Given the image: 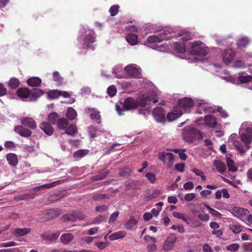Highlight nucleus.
Listing matches in <instances>:
<instances>
[{
    "label": "nucleus",
    "mask_w": 252,
    "mask_h": 252,
    "mask_svg": "<svg viewBox=\"0 0 252 252\" xmlns=\"http://www.w3.org/2000/svg\"><path fill=\"white\" fill-rule=\"evenodd\" d=\"M174 48L179 53H184L186 52V47L184 43L176 42L174 44Z\"/></svg>",
    "instance_id": "36"
},
{
    "label": "nucleus",
    "mask_w": 252,
    "mask_h": 252,
    "mask_svg": "<svg viewBox=\"0 0 252 252\" xmlns=\"http://www.w3.org/2000/svg\"><path fill=\"white\" fill-rule=\"evenodd\" d=\"M48 96L50 99L57 98L61 96V93L58 90H51L48 93Z\"/></svg>",
    "instance_id": "43"
},
{
    "label": "nucleus",
    "mask_w": 252,
    "mask_h": 252,
    "mask_svg": "<svg viewBox=\"0 0 252 252\" xmlns=\"http://www.w3.org/2000/svg\"><path fill=\"white\" fill-rule=\"evenodd\" d=\"M53 77L55 81L60 83L63 81V78L60 76V74L58 71H55L53 73Z\"/></svg>",
    "instance_id": "62"
},
{
    "label": "nucleus",
    "mask_w": 252,
    "mask_h": 252,
    "mask_svg": "<svg viewBox=\"0 0 252 252\" xmlns=\"http://www.w3.org/2000/svg\"><path fill=\"white\" fill-rule=\"evenodd\" d=\"M249 43V40L247 37H243L238 40L237 44L239 47H246Z\"/></svg>",
    "instance_id": "39"
},
{
    "label": "nucleus",
    "mask_w": 252,
    "mask_h": 252,
    "mask_svg": "<svg viewBox=\"0 0 252 252\" xmlns=\"http://www.w3.org/2000/svg\"><path fill=\"white\" fill-rule=\"evenodd\" d=\"M94 32L93 31H89L84 38V41L82 45V48L84 49H88L92 47V44L95 41L94 36Z\"/></svg>",
    "instance_id": "6"
},
{
    "label": "nucleus",
    "mask_w": 252,
    "mask_h": 252,
    "mask_svg": "<svg viewBox=\"0 0 252 252\" xmlns=\"http://www.w3.org/2000/svg\"><path fill=\"white\" fill-rule=\"evenodd\" d=\"M120 6L118 5H113L109 9V12L111 16L116 15L118 13V9Z\"/></svg>",
    "instance_id": "52"
},
{
    "label": "nucleus",
    "mask_w": 252,
    "mask_h": 252,
    "mask_svg": "<svg viewBox=\"0 0 252 252\" xmlns=\"http://www.w3.org/2000/svg\"><path fill=\"white\" fill-rule=\"evenodd\" d=\"M14 131L22 137H29L31 136L32 132L22 126H17L14 128Z\"/></svg>",
    "instance_id": "11"
},
{
    "label": "nucleus",
    "mask_w": 252,
    "mask_h": 252,
    "mask_svg": "<svg viewBox=\"0 0 252 252\" xmlns=\"http://www.w3.org/2000/svg\"><path fill=\"white\" fill-rule=\"evenodd\" d=\"M77 116L76 111L71 107H69L67 109L66 117L70 120H73Z\"/></svg>",
    "instance_id": "35"
},
{
    "label": "nucleus",
    "mask_w": 252,
    "mask_h": 252,
    "mask_svg": "<svg viewBox=\"0 0 252 252\" xmlns=\"http://www.w3.org/2000/svg\"><path fill=\"white\" fill-rule=\"evenodd\" d=\"M204 121L205 124L211 127H215L217 125V121L216 118L213 115H208L204 117Z\"/></svg>",
    "instance_id": "14"
},
{
    "label": "nucleus",
    "mask_w": 252,
    "mask_h": 252,
    "mask_svg": "<svg viewBox=\"0 0 252 252\" xmlns=\"http://www.w3.org/2000/svg\"><path fill=\"white\" fill-rule=\"evenodd\" d=\"M17 94L20 98H28L30 96L31 91L27 88H22L17 91Z\"/></svg>",
    "instance_id": "19"
},
{
    "label": "nucleus",
    "mask_w": 252,
    "mask_h": 252,
    "mask_svg": "<svg viewBox=\"0 0 252 252\" xmlns=\"http://www.w3.org/2000/svg\"><path fill=\"white\" fill-rule=\"evenodd\" d=\"M60 118L59 117L58 114L56 112H54L48 114L47 119L49 121L48 123L50 124L55 125L57 124V123Z\"/></svg>",
    "instance_id": "26"
},
{
    "label": "nucleus",
    "mask_w": 252,
    "mask_h": 252,
    "mask_svg": "<svg viewBox=\"0 0 252 252\" xmlns=\"http://www.w3.org/2000/svg\"><path fill=\"white\" fill-rule=\"evenodd\" d=\"M89 153V151L87 149L79 150L74 153L73 157L75 158H80L87 155Z\"/></svg>",
    "instance_id": "32"
},
{
    "label": "nucleus",
    "mask_w": 252,
    "mask_h": 252,
    "mask_svg": "<svg viewBox=\"0 0 252 252\" xmlns=\"http://www.w3.org/2000/svg\"><path fill=\"white\" fill-rule=\"evenodd\" d=\"M109 172L106 170H103L99 172L97 174L92 177V180L94 181H100L105 179L108 175Z\"/></svg>",
    "instance_id": "25"
},
{
    "label": "nucleus",
    "mask_w": 252,
    "mask_h": 252,
    "mask_svg": "<svg viewBox=\"0 0 252 252\" xmlns=\"http://www.w3.org/2000/svg\"><path fill=\"white\" fill-rule=\"evenodd\" d=\"M57 125L59 129H65L68 126V121L64 118H60L57 123Z\"/></svg>",
    "instance_id": "28"
},
{
    "label": "nucleus",
    "mask_w": 252,
    "mask_h": 252,
    "mask_svg": "<svg viewBox=\"0 0 252 252\" xmlns=\"http://www.w3.org/2000/svg\"><path fill=\"white\" fill-rule=\"evenodd\" d=\"M183 137L185 141L189 143H192L196 139H201L202 134L199 130L194 127H188L184 129Z\"/></svg>",
    "instance_id": "2"
},
{
    "label": "nucleus",
    "mask_w": 252,
    "mask_h": 252,
    "mask_svg": "<svg viewBox=\"0 0 252 252\" xmlns=\"http://www.w3.org/2000/svg\"><path fill=\"white\" fill-rule=\"evenodd\" d=\"M108 210V207L105 205L97 206L95 208V211L98 212H104Z\"/></svg>",
    "instance_id": "61"
},
{
    "label": "nucleus",
    "mask_w": 252,
    "mask_h": 252,
    "mask_svg": "<svg viewBox=\"0 0 252 252\" xmlns=\"http://www.w3.org/2000/svg\"><path fill=\"white\" fill-rule=\"evenodd\" d=\"M63 219L66 220L75 221L76 220V216H75V213L65 214L63 215Z\"/></svg>",
    "instance_id": "48"
},
{
    "label": "nucleus",
    "mask_w": 252,
    "mask_h": 252,
    "mask_svg": "<svg viewBox=\"0 0 252 252\" xmlns=\"http://www.w3.org/2000/svg\"><path fill=\"white\" fill-rule=\"evenodd\" d=\"M139 186V182L133 180L126 184V189L127 190L137 189Z\"/></svg>",
    "instance_id": "38"
},
{
    "label": "nucleus",
    "mask_w": 252,
    "mask_h": 252,
    "mask_svg": "<svg viewBox=\"0 0 252 252\" xmlns=\"http://www.w3.org/2000/svg\"><path fill=\"white\" fill-rule=\"evenodd\" d=\"M236 52L232 49H226L222 54V60L225 64H229L234 59Z\"/></svg>",
    "instance_id": "8"
},
{
    "label": "nucleus",
    "mask_w": 252,
    "mask_h": 252,
    "mask_svg": "<svg viewBox=\"0 0 252 252\" xmlns=\"http://www.w3.org/2000/svg\"><path fill=\"white\" fill-rule=\"evenodd\" d=\"M229 227L235 234L239 233L242 230V226L239 225L230 224Z\"/></svg>",
    "instance_id": "46"
},
{
    "label": "nucleus",
    "mask_w": 252,
    "mask_h": 252,
    "mask_svg": "<svg viewBox=\"0 0 252 252\" xmlns=\"http://www.w3.org/2000/svg\"><path fill=\"white\" fill-rule=\"evenodd\" d=\"M140 98L144 100L146 104H147V101H151L153 100V99H154V96L151 94H147L146 95H143L142 98Z\"/></svg>",
    "instance_id": "58"
},
{
    "label": "nucleus",
    "mask_w": 252,
    "mask_h": 252,
    "mask_svg": "<svg viewBox=\"0 0 252 252\" xmlns=\"http://www.w3.org/2000/svg\"><path fill=\"white\" fill-rule=\"evenodd\" d=\"M36 193L28 194L25 193L16 196L15 198L18 200H28L34 198Z\"/></svg>",
    "instance_id": "33"
},
{
    "label": "nucleus",
    "mask_w": 252,
    "mask_h": 252,
    "mask_svg": "<svg viewBox=\"0 0 252 252\" xmlns=\"http://www.w3.org/2000/svg\"><path fill=\"white\" fill-rule=\"evenodd\" d=\"M126 40L130 44L135 45L138 43V36L134 33H130L126 36Z\"/></svg>",
    "instance_id": "30"
},
{
    "label": "nucleus",
    "mask_w": 252,
    "mask_h": 252,
    "mask_svg": "<svg viewBox=\"0 0 252 252\" xmlns=\"http://www.w3.org/2000/svg\"><path fill=\"white\" fill-rule=\"evenodd\" d=\"M241 140L246 144L247 149L250 148V144L252 141V136L247 133H242L241 134Z\"/></svg>",
    "instance_id": "20"
},
{
    "label": "nucleus",
    "mask_w": 252,
    "mask_h": 252,
    "mask_svg": "<svg viewBox=\"0 0 252 252\" xmlns=\"http://www.w3.org/2000/svg\"><path fill=\"white\" fill-rule=\"evenodd\" d=\"M6 158L10 165L15 166L18 164V158L15 154L13 153L8 154H7Z\"/></svg>",
    "instance_id": "21"
},
{
    "label": "nucleus",
    "mask_w": 252,
    "mask_h": 252,
    "mask_svg": "<svg viewBox=\"0 0 252 252\" xmlns=\"http://www.w3.org/2000/svg\"><path fill=\"white\" fill-rule=\"evenodd\" d=\"M88 109L91 112L90 115L91 119L95 121L97 124H100L101 123V117L99 111L94 108H89Z\"/></svg>",
    "instance_id": "15"
},
{
    "label": "nucleus",
    "mask_w": 252,
    "mask_h": 252,
    "mask_svg": "<svg viewBox=\"0 0 252 252\" xmlns=\"http://www.w3.org/2000/svg\"><path fill=\"white\" fill-rule=\"evenodd\" d=\"M119 215V212L118 211L114 212L111 215L109 219L108 222L109 223H112L116 220L118 216Z\"/></svg>",
    "instance_id": "56"
},
{
    "label": "nucleus",
    "mask_w": 252,
    "mask_h": 252,
    "mask_svg": "<svg viewBox=\"0 0 252 252\" xmlns=\"http://www.w3.org/2000/svg\"><path fill=\"white\" fill-rule=\"evenodd\" d=\"M233 211L237 216L242 220L246 219L247 215H249V211L248 209L242 208H234Z\"/></svg>",
    "instance_id": "17"
},
{
    "label": "nucleus",
    "mask_w": 252,
    "mask_h": 252,
    "mask_svg": "<svg viewBox=\"0 0 252 252\" xmlns=\"http://www.w3.org/2000/svg\"><path fill=\"white\" fill-rule=\"evenodd\" d=\"M182 115V110H178V107H174L172 112H169L167 115L168 121H172L180 117Z\"/></svg>",
    "instance_id": "12"
},
{
    "label": "nucleus",
    "mask_w": 252,
    "mask_h": 252,
    "mask_svg": "<svg viewBox=\"0 0 252 252\" xmlns=\"http://www.w3.org/2000/svg\"><path fill=\"white\" fill-rule=\"evenodd\" d=\"M62 196L60 194L57 193V194H54L53 195H51L49 197V201L51 202H53L54 201L57 200L59 199L60 198H62Z\"/></svg>",
    "instance_id": "64"
},
{
    "label": "nucleus",
    "mask_w": 252,
    "mask_h": 252,
    "mask_svg": "<svg viewBox=\"0 0 252 252\" xmlns=\"http://www.w3.org/2000/svg\"><path fill=\"white\" fill-rule=\"evenodd\" d=\"M31 231V229L30 228H18L15 229L14 231V234L15 235L16 237L23 236L28 233Z\"/></svg>",
    "instance_id": "22"
},
{
    "label": "nucleus",
    "mask_w": 252,
    "mask_h": 252,
    "mask_svg": "<svg viewBox=\"0 0 252 252\" xmlns=\"http://www.w3.org/2000/svg\"><path fill=\"white\" fill-rule=\"evenodd\" d=\"M171 30H163L158 35H152L149 36L147 39V42L149 43H158L162 42L163 40L170 39L172 36L169 35Z\"/></svg>",
    "instance_id": "4"
},
{
    "label": "nucleus",
    "mask_w": 252,
    "mask_h": 252,
    "mask_svg": "<svg viewBox=\"0 0 252 252\" xmlns=\"http://www.w3.org/2000/svg\"><path fill=\"white\" fill-rule=\"evenodd\" d=\"M194 105V101L191 98L184 97L179 100L177 105L175 107H178V110H182V113L183 112L189 113Z\"/></svg>",
    "instance_id": "5"
},
{
    "label": "nucleus",
    "mask_w": 252,
    "mask_h": 252,
    "mask_svg": "<svg viewBox=\"0 0 252 252\" xmlns=\"http://www.w3.org/2000/svg\"><path fill=\"white\" fill-rule=\"evenodd\" d=\"M180 36H182V39L184 41H189L193 38V34L191 32H186L180 33Z\"/></svg>",
    "instance_id": "44"
},
{
    "label": "nucleus",
    "mask_w": 252,
    "mask_h": 252,
    "mask_svg": "<svg viewBox=\"0 0 252 252\" xmlns=\"http://www.w3.org/2000/svg\"><path fill=\"white\" fill-rule=\"evenodd\" d=\"M60 210L59 209H49L44 212V215L43 221L50 220L58 217L60 215Z\"/></svg>",
    "instance_id": "9"
},
{
    "label": "nucleus",
    "mask_w": 252,
    "mask_h": 252,
    "mask_svg": "<svg viewBox=\"0 0 252 252\" xmlns=\"http://www.w3.org/2000/svg\"><path fill=\"white\" fill-rule=\"evenodd\" d=\"M137 223L138 220L134 218L133 216H131L129 220L124 224V225L127 230H131Z\"/></svg>",
    "instance_id": "27"
},
{
    "label": "nucleus",
    "mask_w": 252,
    "mask_h": 252,
    "mask_svg": "<svg viewBox=\"0 0 252 252\" xmlns=\"http://www.w3.org/2000/svg\"><path fill=\"white\" fill-rule=\"evenodd\" d=\"M166 160H168L167 166L168 168H171L174 162V156L172 153H169Z\"/></svg>",
    "instance_id": "47"
},
{
    "label": "nucleus",
    "mask_w": 252,
    "mask_h": 252,
    "mask_svg": "<svg viewBox=\"0 0 252 252\" xmlns=\"http://www.w3.org/2000/svg\"><path fill=\"white\" fill-rule=\"evenodd\" d=\"M189 50L191 54L200 57L206 56L208 52L207 48L200 41H196L192 42Z\"/></svg>",
    "instance_id": "3"
},
{
    "label": "nucleus",
    "mask_w": 252,
    "mask_h": 252,
    "mask_svg": "<svg viewBox=\"0 0 252 252\" xmlns=\"http://www.w3.org/2000/svg\"><path fill=\"white\" fill-rule=\"evenodd\" d=\"M131 173V170L128 168H125L121 170L119 174L121 177H128Z\"/></svg>",
    "instance_id": "51"
},
{
    "label": "nucleus",
    "mask_w": 252,
    "mask_h": 252,
    "mask_svg": "<svg viewBox=\"0 0 252 252\" xmlns=\"http://www.w3.org/2000/svg\"><path fill=\"white\" fill-rule=\"evenodd\" d=\"M117 92L116 87L114 85L109 86L107 89V93L110 96H114Z\"/></svg>",
    "instance_id": "54"
},
{
    "label": "nucleus",
    "mask_w": 252,
    "mask_h": 252,
    "mask_svg": "<svg viewBox=\"0 0 252 252\" xmlns=\"http://www.w3.org/2000/svg\"><path fill=\"white\" fill-rule=\"evenodd\" d=\"M109 198V195L107 194H103V193H96L94 194L93 196V199L94 201H100L102 199H108Z\"/></svg>",
    "instance_id": "42"
},
{
    "label": "nucleus",
    "mask_w": 252,
    "mask_h": 252,
    "mask_svg": "<svg viewBox=\"0 0 252 252\" xmlns=\"http://www.w3.org/2000/svg\"><path fill=\"white\" fill-rule=\"evenodd\" d=\"M252 79L251 75H248L245 72L239 74V76L238 77V80L241 83H246L251 81Z\"/></svg>",
    "instance_id": "31"
},
{
    "label": "nucleus",
    "mask_w": 252,
    "mask_h": 252,
    "mask_svg": "<svg viewBox=\"0 0 252 252\" xmlns=\"http://www.w3.org/2000/svg\"><path fill=\"white\" fill-rule=\"evenodd\" d=\"M214 164L220 173L222 174L225 171L226 166L224 162L220 160H215Z\"/></svg>",
    "instance_id": "24"
},
{
    "label": "nucleus",
    "mask_w": 252,
    "mask_h": 252,
    "mask_svg": "<svg viewBox=\"0 0 252 252\" xmlns=\"http://www.w3.org/2000/svg\"><path fill=\"white\" fill-rule=\"evenodd\" d=\"M126 233L124 231H118L115 232L110 236V238L112 240L118 239L119 238H124L125 236Z\"/></svg>",
    "instance_id": "41"
},
{
    "label": "nucleus",
    "mask_w": 252,
    "mask_h": 252,
    "mask_svg": "<svg viewBox=\"0 0 252 252\" xmlns=\"http://www.w3.org/2000/svg\"><path fill=\"white\" fill-rule=\"evenodd\" d=\"M207 208L208 209L209 213L213 216L220 218L221 214L217 210L210 207L209 206H207Z\"/></svg>",
    "instance_id": "55"
},
{
    "label": "nucleus",
    "mask_w": 252,
    "mask_h": 252,
    "mask_svg": "<svg viewBox=\"0 0 252 252\" xmlns=\"http://www.w3.org/2000/svg\"><path fill=\"white\" fill-rule=\"evenodd\" d=\"M166 240L167 242L173 246L177 240V237L175 234L172 233L167 237Z\"/></svg>",
    "instance_id": "53"
},
{
    "label": "nucleus",
    "mask_w": 252,
    "mask_h": 252,
    "mask_svg": "<svg viewBox=\"0 0 252 252\" xmlns=\"http://www.w3.org/2000/svg\"><path fill=\"white\" fill-rule=\"evenodd\" d=\"M226 163L229 172H234L237 171V168L235 166L234 161L230 158H226Z\"/></svg>",
    "instance_id": "37"
},
{
    "label": "nucleus",
    "mask_w": 252,
    "mask_h": 252,
    "mask_svg": "<svg viewBox=\"0 0 252 252\" xmlns=\"http://www.w3.org/2000/svg\"><path fill=\"white\" fill-rule=\"evenodd\" d=\"M146 177L152 183H154L156 181V176L153 173L148 172L146 174Z\"/></svg>",
    "instance_id": "59"
},
{
    "label": "nucleus",
    "mask_w": 252,
    "mask_h": 252,
    "mask_svg": "<svg viewBox=\"0 0 252 252\" xmlns=\"http://www.w3.org/2000/svg\"><path fill=\"white\" fill-rule=\"evenodd\" d=\"M74 238V235L69 233L62 234L60 238L61 242L64 244H68Z\"/></svg>",
    "instance_id": "18"
},
{
    "label": "nucleus",
    "mask_w": 252,
    "mask_h": 252,
    "mask_svg": "<svg viewBox=\"0 0 252 252\" xmlns=\"http://www.w3.org/2000/svg\"><path fill=\"white\" fill-rule=\"evenodd\" d=\"M153 114L157 122L164 123L165 122V111L161 107H157L154 108Z\"/></svg>",
    "instance_id": "7"
},
{
    "label": "nucleus",
    "mask_w": 252,
    "mask_h": 252,
    "mask_svg": "<svg viewBox=\"0 0 252 252\" xmlns=\"http://www.w3.org/2000/svg\"><path fill=\"white\" fill-rule=\"evenodd\" d=\"M65 129V133L69 135H73L77 131L76 125L73 124L68 125Z\"/></svg>",
    "instance_id": "34"
},
{
    "label": "nucleus",
    "mask_w": 252,
    "mask_h": 252,
    "mask_svg": "<svg viewBox=\"0 0 252 252\" xmlns=\"http://www.w3.org/2000/svg\"><path fill=\"white\" fill-rule=\"evenodd\" d=\"M39 127L47 135L49 136L52 135L54 133V128L49 123H41Z\"/></svg>",
    "instance_id": "13"
},
{
    "label": "nucleus",
    "mask_w": 252,
    "mask_h": 252,
    "mask_svg": "<svg viewBox=\"0 0 252 252\" xmlns=\"http://www.w3.org/2000/svg\"><path fill=\"white\" fill-rule=\"evenodd\" d=\"M107 218V216L103 215V216H99L97 217H96L93 220V223H99L103 220H104L105 219Z\"/></svg>",
    "instance_id": "57"
},
{
    "label": "nucleus",
    "mask_w": 252,
    "mask_h": 252,
    "mask_svg": "<svg viewBox=\"0 0 252 252\" xmlns=\"http://www.w3.org/2000/svg\"><path fill=\"white\" fill-rule=\"evenodd\" d=\"M44 93V92L39 89H35L31 91V99L35 100Z\"/></svg>",
    "instance_id": "29"
},
{
    "label": "nucleus",
    "mask_w": 252,
    "mask_h": 252,
    "mask_svg": "<svg viewBox=\"0 0 252 252\" xmlns=\"http://www.w3.org/2000/svg\"><path fill=\"white\" fill-rule=\"evenodd\" d=\"M61 182L60 181H57L53 182L50 184H44L43 185H41V188L42 189V190L45 189H50L52 187H55L59 184H60Z\"/></svg>",
    "instance_id": "50"
},
{
    "label": "nucleus",
    "mask_w": 252,
    "mask_h": 252,
    "mask_svg": "<svg viewBox=\"0 0 252 252\" xmlns=\"http://www.w3.org/2000/svg\"><path fill=\"white\" fill-rule=\"evenodd\" d=\"M19 80L16 78H11L8 82V86L11 89H16L19 85Z\"/></svg>",
    "instance_id": "40"
},
{
    "label": "nucleus",
    "mask_w": 252,
    "mask_h": 252,
    "mask_svg": "<svg viewBox=\"0 0 252 252\" xmlns=\"http://www.w3.org/2000/svg\"><path fill=\"white\" fill-rule=\"evenodd\" d=\"M22 126L28 127L32 129L37 128L36 123L33 118L29 117H23L21 119Z\"/></svg>",
    "instance_id": "10"
},
{
    "label": "nucleus",
    "mask_w": 252,
    "mask_h": 252,
    "mask_svg": "<svg viewBox=\"0 0 252 252\" xmlns=\"http://www.w3.org/2000/svg\"><path fill=\"white\" fill-rule=\"evenodd\" d=\"M146 104L144 100L140 98L134 99L133 97H129L125 99L124 102H122L117 103L116 105V110L120 115L124 114L125 111L134 109L138 106L144 107Z\"/></svg>",
    "instance_id": "1"
},
{
    "label": "nucleus",
    "mask_w": 252,
    "mask_h": 252,
    "mask_svg": "<svg viewBox=\"0 0 252 252\" xmlns=\"http://www.w3.org/2000/svg\"><path fill=\"white\" fill-rule=\"evenodd\" d=\"M125 69L130 76L137 77L140 75L138 69L132 65H127Z\"/></svg>",
    "instance_id": "16"
},
{
    "label": "nucleus",
    "mask_w": 252,
    "mask_h": 252,
    "mask_svg": "<svg viewBox=\"0 0 252 252\" xmlns=\"http://www.w3.org/2000/svg\"><path fill=\"white\" fill-rule=\"evenodd\" d=\"M217 110V112H219L221 114L222 117L225 118L228 116L227 112L224 110H223L221 107H218Z\"/></svg>",
    "instance_id": "63"
},
{
    "label": "nucleus",
    "mask_w": 252,
    "mask_h": 252,
    "mask_svg": "<svg viewBox=\"0 0 252 252\" xmlns=\"http://www.w3.org/2000/svg\"><path fill=\"white\" fill-rule=\"evenodd\" d=\"M169 154V153L166 152H160L158 154V159L163 162H165L167 158V157Z\"/></svg>",
    "instance_id": "60"
},
{
    "label": "nucleus",
    "mask_w": 252,
    "mask_h": 252,
    "mask_svg": "<svg viewBox=\"0 0 252 252\" xmlns=\"http://www.w3.org/2000/svg\"><path fill=\"white\" fill-rule=\"evenodd\" d=\"M241 247L245 252H252V242L243 243Z\"/></svg>",
    "instance_id": "49"
},
{
    "label": "nucleus",
    "mask_w": 252,
    "mask_h": 252,
    "mask_svg": "<svg viewBox=\"0 0 252 252\" xmlns=\"http://www.w3.org/2000/svg\"><path fill=\"white\" fill-rule=\"evenodd\" d=\"M240 248V245L237 243H233L226 247V249L228 251L232 252H237Z\"/></svg>",
    "instance_id": "45"
},
{
    "label": "nucleus",
    "mask_w": 252,
    "mask_h": 252,
    "mask_svg": "<svg viewBox=\"0 0 252 252\" xmlns=\"http://www.w3.org/2000/svg\"><path fill=\"white\" fill-rule=\"evenodd\" d=\"M27 83L32 87H38L41 84V80L39 77H32L27 80Z\"/></svg>",
    "instance_id": "23"
}]
</instances>
